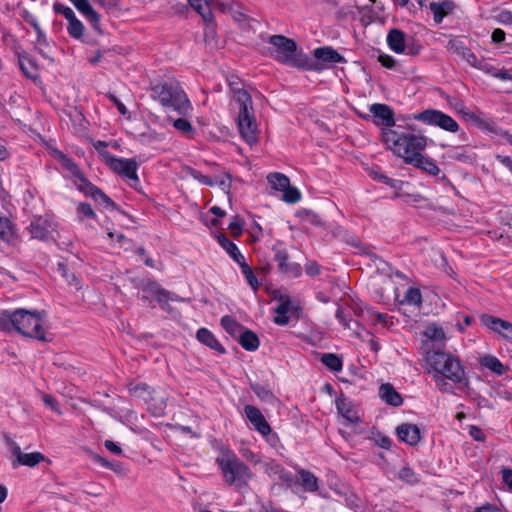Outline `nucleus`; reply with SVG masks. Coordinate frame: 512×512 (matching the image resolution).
I'll return each mask as SVG.
<instances>
[{"mask_svg": "<svg viewBox=\"0 0 512 512\" xmlns=\"http://www.w3.org/2000/svg\"><path fill=\"white\" fill-rule=\"evenodd\" d=\"M424 336L427 338L423 344L425 352L429 349H438L439 347H436V343H442L446 340V335L443 328L435 324L429 325L425 329Z\"/></svg>", "mask_w": 512, "mask_h": 512, "instance_id": "obj_19", "label": "nucleus"}, {"mask_svg": "<svg viewBox=\"0 0 512 512\" xmlns=\"http://www.w3.org/2000/svg\"><path fill=\"white\" fill-rule=\"evenodd\" d=\"M380 397L387 404L394 407H398L403 403L401 394L398 393L390 383H385L380 386Z\"/></svg>", "mask_w": 512, "mask_h": 512, "instance_id": "obj_24", "label": "nucleus"}, {"mask_svg": "<svg viewBox=\"0 0 512 512\" xmlns=\"http://www.w3.org/2000/svg\"><path fill=\"white\" fill-rule=\"evenodd\" d=\"M480 322L483 326L488 328L489 330L499 334L506 340L512 342V323L503 320L501 318L489 315L482 314L480 316Z\"/></svg>", "mask_w": 512, "mask_h": 512, "instance_id": "obj_12", "label": "nucleus"}, {"mask_svg": "<svg viewBox=\"0 0 512 512\" xmlns=\"http://www.w3.org/2000/svg\"><path fill=\"white\" fill-rule=\"evenodd\" d=\"M427 371L435 373L434 378L442 377L454 384L468 387L469 380L466 377L461 360L450 352L441 348L429 349L425 353Z\"/></svg>", "mask_w": 512, "mask_h": 512, "instance_id": "obj_1", "label": "nucleus"}, {"mask_svg": "<svg viewBox=\"0 0 512 512\" xmlns=\"http://www.w3.org/2000/svg\"><path fill=\"white\" fill-rule=\"evenodd\" d=\"M250 387L261 400L268 401L273 397V393L261 384H251Z\"/></svg>", "mask_w": 512, "mask_h": 512, "instance_id": "obj_50", "label": "nucleus"}, {"mask_svg": "<svg viewBox=\"0 0 512 512\" xmlns=\"http://www.w3.org/2000/svg\"><path fill=\"white\" fill-rule=\"evenodd\" d=\"M56 155L59 157V159L62 161V164L65 168H67L71 174L75 177V181H80V188H83V184H86V180L84 179L83 175L81 174L79 168L77 165L70 159L67 158L62 152L56 151Z\"/></svg>", "mask_w": 512, "mask_h": 512, "instance_id": "obj_33", "label": "nucleus"}, {"mask_svg": "<svg viewBox=\"0 0 512 512\" xmlns=\"http://www.w3.org/2000/svg\"><path fill=\"white\" fill-rule=\"evenodd\" d=\"M238 264L241 267L242 273L244 274L249 285L253 288V290H257L259 283L251 267L246 263L245 259Z\"/></svg>", "mask_w": 512, "mask_h": 512, "instance_id": "obj_40", "label": "nucleus"}, {"mask_svg": "<svg viewBox=\"0 0 512 512\" xmlns=\"http://www.w3.org/2000/svg\"><path fill=\"white\" fill-rule=\"evenodd\" d=\"M155 298L162 309H166L170 300H172V301L178 300L177 296H172L171 293L164 288H161V290L159 291L157 296H155Z\"/></svg>", "mask_w": 512, "mask_h": 512, "instance_id": "obj_48", "label": "nucleus"}, {"mask_svg": "<svg viewBox=\"0 0 512 512\" xmlns=\"http://www.w3.org/2000/svg\"><path fill=\"white\" fill-rule=\"evenodd\" d=\"M56 229L57 224L49 214L33 216L30 225L27 227L31 238L43 242H48L50 240L56 242V238L54 237Z\"/></svg>", "mask_w": 512, "mask_h": 512, "instance_id": "obj_8", "label": "nucleus"}, {"mask_svg": "<svg viewBox=\"0 0 512 512\" xmlns=\"http://www.w3.org/2000/svg\"><path fill=\"white\" fill-rule=\"evenodd\" d=\"M6 443L20 465L33 467L44 460V455L40 452L23 453L17 443L8 437H6Z\"/></svg>", "mask_w": 512, "mask_h": 512, "instance_id": "obj_14", "label": "nucleus"}, {"mask_svg": "<svg viewBox=\"0 0 512 512\" xmlns=\"http://www.w3.org/2000/svg\"><path fill=\"white\" fill-rule=\"evenodd\" d=\"M448 52L456 55L460 59L466 61L472 67L489 72L488 65L476 57V55L464 45L463 41L458 38L450 39L446 46Z\"/></svg>", "mask_w": 512, "mask_h": 512, "instance_id": "obj_10", "label": "nucleus"}, {"mask_svg": "<svg viewBox=\"0 0 512 512\" xmlns=\"http://www.w3.org/2000/svg\"><path fill=\"white\" fill-rule=\"evenodd\" d=\"M54 10L58 14H62L68 21L73 20L75 18L74 11L61 3H55L54 4Z\"/></svg>", "mask_w": 512, "mask_h": 512, "instance_id": "obj_52", "label": "nucleus"}, {"mask_svg": "<svg viewBox=\"0 0 512 512\" xmlns=\"http://www.w3.org/2000/svg\"><path fill=\"white\" fill-rule=\"evenodd\" d=\"M396 434L402 442L410 446L417 445L421 440L419 427L411 423H402L397 426Z\"/></svg>", "mask_w": 512, "mask_h": 512, "instance_id": "obj_17", "label": "nucleus"}, {"mask_svg": "<svg viewBox=\"0 0 512 512\" xmlns=\"http://www.w3.org/2000/svg\"><path fill=\"white\" fill-rule=\"evenodd\" d=\"M344 239L351 246L358 248L360 253L366 254V255L371 254L370 248L368 246L362 244L360 239L357 236L350 234L348 232H345Z\"/></svg>", "mask_w": 512, "mask_h": 512, "instance_id": "obj_43", "label": "nucleus"}, {"mask_svg": "<svg viewBox=\"0 0 512 512\" xmlns=\"http://www.w3.org/2000/svg\"><path fill=\"white\" fill-rule=\"evenodd\" d=\"M320 270V266L314 261L305 264V272L308 276H317L320 274Z\"/></svg>", "mask_w": 512, "mask_h": 512, "instance_id": "obj_57", "label": "nucleus"}, {"mask_svg": "<svg viewBox=\"0 0 512 512\" xmlns=\"http://www.w3.org/2000/svg\"><path fill=\"white\" fill-rule=\"evenodd\" d=\"M46 312L29 311L23 308L9 311V331L14 328L19 334L39 341H46L43 323Z\"/></svg>", "mask_w": 512, "mask_h": 512, "instance_id": "obj_3", "label": "nucleus"}, {"mask_svg": "<svg viewBox=\"0 0 512 512\" xmlns=\"http://www.w3.org/2000/svg\"><path fill=\"white\" fill-rule=\"evenodd\" d=\"M300 484L305 491L315 492L318 489L317 477L308 470L300 469L298 471Z\"/></svg>", "mask_w": 512, "mask_h": 512, "instance_id": "obj_31", "label": "nucleus"}, {"mask_svg": "<svg viewBox=\"0 0 512 512\" xmlns=\"http://www.w3.org/2000/svg\"><path fill=\"white\" fill-rule=\"evenodd\" d=\"M19 65L23 73L30 79H37L39 76L38 66L27 55L19 56Z\"/></svg>", "mask_w": 512, "mask_h": 512, "instance_id": "obj_32", "label": "nucleus"}, {"mask_svg": "<svg viewBox=\"0 0 512 512\" xmlns=\"http://www.w3.org/2000/svg\"><path fill=\"white\" fill-rule=\"evenodd\" d=\"M291 301L289 297H281L280 303L274 309L276 314H287L290 309Z\"/></svg>", "mask_w": 512, "mask_h": 512, "instance_id": "obj_55", "label": "nucleus"}, {"mask_svg": "<svg viewBox=\"0 0 512 512\" xmlns=\"http://www.w3.org/2000/svg\"><path fill=\"white\" fill-rule=\"evenodd\" d=\"M410 164L433 176L438 175L440 172V169L436 165L435 161L432 160L431 158L425 157L424 155H422V153L420 154V156L416 158L415 161H412Z\"/></svg>", "mask_w": 512, "mask_h": 512, "instance_id": "obj_30", "label": "nucleus"}, {"mask_svg": "<svg viewBox=\"0 0 512 512\" xmlns=\"http://www.w3.org/2000/svg\"><path fill=\"white\" fill-rule=\"evenodd\" d=\"M496 21L499 24L512 27V12L509 10H502L496 16Z\"/></svg>", "mask_w": 512, "mask_h": 512, "instance_id": "obj_53", "label": "nucleus"}, {"mask_svg": "<svg viewBox=\"0 0 512 512\" xmlns=\"http://www.w3.org/2000/svg\"><path fill=\"white\" fill-rule=\"evenodd\" d=\"M336 407L338 412L348 421L352 423H357L359 421V418L353 413L351 402L343 393L336 398Z\"/></svg>", "mask_w": 512, "mask_h": 512, "instance_id": "obj_28", "label": "nucleus"}, {"mask_svg": "<svg viewBox=\"0 0 512 512\" xmlns=\"http://www.w3.org/2000/svg\"><path fill=\"white\" fill-rule=\"evenodd\" d=\"M369 111L374 118V123L378 126H383L382 131L384 129H392L395 124L394 112L388 105L375 103L370 106Z\"/></svg>", "mask_w": 512, "mask_h": 512, "instance_id": "obj_13", "label": "nucleus"}, {"mask_svg": "<svg viewBox=\"0 0 512 512\" xmlns=\"http://www.w3.org/2000/svg\"><path fill=\"white\" fill-rule=\"evenodd\" d=\"M94 461L99 463L102 467L110 469L114 472H120L122 469V466L120 463L117 462H110L109 460L101 457L100 455H95L93 457Z\"/></svg>", "mask_w": 512, "mask_h": 512, "instance_id": "obj_51", "label": "nucleus"}, {"mask_svg": "<svg viewBox=\"0 0 512 512\" xmlns=\"http://www.w3.org/2000/svg\"><path fill=\"white\" fill-rule=\"evenodd\" d=\"M244 412L250 423L261 435L267 436L271 433V427L260 409L253 405H246Z\"/></svg>", "mask_w": 512, "mask_h": 512, "instance_id": "obj_16", "label": "nucleus"}, {"mask_svg": "<svg viewBox=\"0 0 512 512\" xmlns=\"http://www.w3.org/2000/svg\"><path fill=\"white\" fill-rule=\"evenodd\" d=\"M321 362L333 372H339L343 368L342 359L333 353H325L321 357Z\"/></svg>", "mask_w": 512, "mask_h": 512, "instance_id": "obj_38", "label": "nucleus"}, {"mask_svg": "<svg viewBox=\"0 0 512 512\" xmlns=\"http://www.w3.org/2000/svg\"><path fill=\"white\" fill-rule=\"evenodd\" d=\"M296 215L298 217H300L301 219L303 220H306L308 222H310L311 224L313 225H316V226H320L322 225V220L321 218L319 217L318 214L314 213L313 211L311 210H308V209H300L299 211H297Z\"/></svg>", "mask_w": 512, "mask_h": 512, "instance_id": "obj_46", "label": "nucleus"}, {"mask_svg": "<svg viewBox=\"0 0 512 512\" xmlns=\"http://www.w3.org/2000/svg\"><path fill=\"white\" fill-rule=\"evenodd\" d=\"M430 9L434 14V20L436 23H440L443 18L452 10L451 2L430 3Z\"/></svg>", "mask_w": 512, "mask_h": 512, "instance_id": "obj_36", "label": "nucleus"}, {"mask_svg": "<svg viewBox=\"0 0 512 512\" xmlns=\"http://www.w3.org/2000/svg\"><path fill=\"white\" fill-rule=\"evenodd\" d=\"M242 226L243 222L238 218H235L234 221L230 222L229 229L231 230L233 236H239L241 234Z\"/></svg>", "mask_w": 512, "mask_h": 512, "instance_id": "obj_59", "label": "nucleus"}, {"mask_svg": "<svg viewBox=\"0 0 512 512\" xmlns=\"http://www.w3.org/2000/svg\"><path fill=\"white\" fill-rule=\"evenodd\" d=\"M225 483L241 489L254 477L251 469L230 449L223 450L216 459Z\"/></svg>", "mask_w": 512, "mask_h": 512, "instance_id": "obj_4", "label": "nucleus"}, {"mask_svg": "<svg viewBox=\"0 0 512 512\" xmlns=\"http://www.w3.org/2000/svg\"><path fill=\"white\" fill-rule=\"evenodd\" d=\"M23 17L34 28L35 33L37 35V39H36V42H35V48L42 55H45L43 48L48 46V40H47V37H46L45 33L43 32V30L39 26V23H38L37 19L33 15L28 13V12H25Z\"/></svg>", "mask_w": 512, "mask_h": 512, "instance_id": "obj_23", "label": "nucleus"}, {"mask_svg": "<svg viewBox=\"0 0 512 512\" xmlns=\"http://www.w3.org/2000/svg\"><path fill=\"white\" fill-rule=\"evenodd\" d=\"M314 56L323 62L326 63H342L346 62L344 57L339 54L332 47H320L314 50Z\"/></svg>", "mask_w": 512, "mask_h": 512, "instance_id": "obj_25", "label": "nucleus"}, {"mask_svg": "<svg viewBox=\"0 0 512 512\" xmlns=\"http://www.w3.org/2000/svg\"><path fill=\"white\" fill-rule=\"evenodd\" d=\"M404 300L408 304L420 305L422 303V295L418 288L409 287L404 295Z\"/></svg>", "mask_w": 512, "mask_h": 512, "instance_id": "obj_44", "label": "nucleus"}, {"mask_svg": "<svg viewBox=\"0 0 512 512\" xmlns=\"http://www.w3.org/2000/svg\"><path fill=\"white\" fill-rule=\"evenodd\" d=\"M229 87L233 93V100L236 102V104H240L239 97H242V94H244L246 97H251L250 94L241 88L240 82L237 77L231 76L228 79Z\"/></svg>", "mask_w": 512, "mask_h": 512, "instance_id": "obj_39", "label": "nucleus"}, {"mask_svg": "<svg viewBox=\"0 0 512 512\" xmlns=\"http://www.w3.org/2000/svg\"><path fill=\"white\" fill-rule=\"evenodd\" d=\"M100 198V203L106 208V209H116V204L114 201L108 197L107 194H98Z\"/></svg>", "mask_w": 512, "mask_h": 512, "instance_id": "obj_63", "label": "nucleus"}, {"mask_svg": "<svg viewBox=\"0 0 512 512\" xmlns=\"http://www.w3.org/2000/svg\"><path fill=\"white\" fill-rule=\"evenodd\" d=\"M398 477L400 480L410 484L414 485L419 482V478L417 474L414 472V470L409 466H404L400 469Z\"/></svg>", "mask_w": 512, "mask_h": 512, "instance_id": "obj_41", "label": "nucleus"}, {"mask_svg": "<svg viewBox=\"0 0 512 512\" xmlns=\"http://www.w3.org/2000/svg\"><path fill=\"white\" fill-rule=\"evenodd\" d=\"M77 211L80 215L84 217L91 219L96 218L95 212L93 211L91 205L88 203H79V205L77 206Z\"/></svg>", "mask_w": 512, "mask_h": 512, "instance_id": "obj_54", "label": "nucleus"}, {"mask_svg": "<svg viewBox=\"0 0 512 512\" xmlns=\"http://www.w3.org/2000/svg\"><path fill=\"white\" fill-rule=\"evenodd\" d=\"M107 165L121 176L135 181L138 179L136 175L137 163L132 159L113 157Z\"/></svg>", "mask_w": 512, "mask_h": 512, "instance_id": "obj_15", "label": "nucleus"}, {"mask_svg": "<svg viewBox=\"0 0 512 512\" xmlns=\"http://www.w3.org/2000/svg\"><path fill=\"white\" fill-rule=\"evenodd\" d=\"M42 400L52 410L57 411L58 413H60V411L58 409V402H57V400L53 396H51L49 394H43L42 395Z\"/></svg>", "mask_w": 512, "mask_h": 512, "instance_id": "obj_61", "label": "nucleus"}, {"mask_svg": "<svg viewBox=\"0 0 512 512\" xmlns=\"http://www.w3.org/2000/svg\"><path fill=\"white\" fill-rule=\"evenodd\" d=\"M10 221L6 217H0V238L5 239L10 234Z\"/></svg>", "mask_w": 512, "mask_h": 512, "instance_id": "obj_56", "label": "nucleus"}, {"mask_svg": "<svg viewBox=\"0 0 512 512\" xmlns=\"http://www.w3.org/2000/svg\"><path fill=\"white\" fill-rule=\"evenodd\" d=\"M193 176L195 179H197L199 182L210 186V187H217L220 190L226 191L230 189V177L229 176H217V177H210L202 175L200 172H194Z\"/></svg>", "mask_w": 512, "mask_h": 512, "instance_id": "obj_22", "label": "nucleus"}, {"mask_svg": "<svg viewBox=\"0 0 512 512\" xmlns=\"http://www.w3.org/2000/svg\"><path fill=\"white\" fill-rule=\"evenodd\" d=\"M151 98L158 101L164 108H170L182 115L192 110V105L178 83L163 82L151 87Z\"/></svg>", "mask_w": 512, "mask_h": 512, "instance_id": "obj_5", "label": "nucleus"}, {"mask_svg": "<svg viewBox=\"0 0 512 512\" xmlns=\"http://www.w3.org/2000/svg\"><path fill=\"white\" fill-rule=\"evenodd\" d=\"M173 127L179 132L185 135H191L194 133V128L191 123L185 118H179L174 120Z\"/></svg>", "mask_w": 512, "mask_h": 512, "instance_id": "obj_47", "label": "nucleus"}, {"mask_svg": "<svg viewBox=\"0 0 512 512\" xmlns=\"http://www.w3.org/2000/svg\"><path fill=\"white\" fill-rule=\"evenodd\" d=\"M191 7H193L203 18V20L207 23H212L214 20L213 13L211 11V6L219 5L221 9L225 8V5L220 4L216 0H205V5L202 4L203 0H187Z\"/></svg>", "mask_w": 512, "mask_h": 512, "instance_id": "obj_20", "label": "nucleus"}, {"mask_svg": "<svg viewBox=\"0 0 512 512\" xmlns=\"http://www.w3.org/2000/svg\"><path fill=\"white\" fill-rule=\"evenodd\" d=\"M387 43L395 53H404L406 49L405 35L398 29H392L387 36Z\"/></svg>", "mask_w": 512, "mask_h": 512, "instance_id": "obj_27", "label": "nucleus"}, {"mask_svg": "<svg viewBox=\"0 0 512 512\" xmlns=\"http://www.w3.org/2000/svg\"><path fill=\"white\" fill-rule=\"evenodd\" d=\"M127 387L131 396L143 398L144 400L151 398V387L145 383L130 382Z\"/></svg>", "mask_w": 512, "mask_h": 512, "instance_id": "obj_34", "label": "nucleus"}, {"mask_svg": "<svg viewBox=\"0 0 512 512\" xmlns=\"http://www.w3.org/2000/svg\"><path fill=\"white\" fill-rule=\"evenodd\" d=\"M415 119L453 133L459 129L458 123L452 117L435 109L424 110L416 115Z\"/></svg>", "mask_w": 512, "mask_h": 512, "instance_id": "obj_9", "label": "nucleus"}, {"mask_svg": "<svg viewBox=\"0 0 512 512\" xmlns=\"http://www.w3.org/2000/svg\"><path fill=\"white\" fill-rule=\"evenodd\" d=\"M269 43L273 47L271 55L278 62L291 67L310 68L308 58L297 51V44L293 39L283 35H273L269 38Z\"/></svg>", "mask_w": 512, "mask_h": 512, "instance_id": "obj_6", "label": "nucleus"}, {"mask_svg": "<svg viewBox=\"0 0 512 512\" xmlns=\"http://www.w3.org/2000/svg\"><path fill=\"white\" fill-rule=\"evenodd\" d=\"M481 364L498 375H502L506 372V369L501 361L492 355L484 356L481 360Z\"/></svg>", "mask_w": 512, "mask_h": 512, "instance_id": "obj_37", "label": "nucleus"}, {"mask_svg": "<svg viewBox=\"0 0 512 512\" xmlns=\"http://www.w3.org/2000/svg\"><path fill=\"white\" fill-rule=\"evenodd\" d=\"M69 25L67 27V31L70 36L75 39H80L83 36L84 25L82 22L77 19V17L73 18V20L68 21Z\"/></svg>", "mask_w": 512, "mask_h": 512, "instance_id": "obj_42", "label": "nucleus"}, {"mask_svg": "<svg viewBox=\"0 0 512 512\" xmlns=\"http://www.w3.org/2000/svg\"><path fill=\"white\" fill-rule=\"evenodd\" d=\"M237 341L242 346V348L247 351H255L260 345V341L256 333L247 328L243 329V331L238 336Z\"/></svg>", "mask_w": 512, "mask_h": 512, "instance_id": "obj_26", "label": "nucleus"}, {"mask_svg": "<svg viewBox=\"0 0 512 512\" xmlns=\"http://www.w3.org/2000/svg\"><path fill=\"white\" fill-rule=\"evenodd\" d=\"M196 338L199 342L220 354L226 352L225 348L216 339L214 334L207 328H200L196 333Z\"/></svg>", "mask_w": 512, "mask_h": 512, "instance_id": "obj_21", "label": "nucleus"}, {"mask_svg": "<svg viewBox=\"0 0 512 512\" xmlns=\"http://www.w3.org/2000/svg\"><path fill=\"white\" fill-rule=\"evenodd\" d=\"M217 241L236 263L245 259L236 244L230 241L224 234H219Z\"/></svg>", "mask_w": 512, "mask_h": 512, "instance_id": "obj_29", "label": "nucleus"}, {"mask_svg": "<svg viewBox=\"0 0 512 512\" xmlns=\"http://www.w3.org/2000/svg\"><path fill=\"white\" fill-rule=\"evenodd\" d=\"M382 138L389 149L409 164L420 156L427 145L426 138L423 136L411 133L400 134L394 129H384Z\"/></svg>", "mask_w": 512, "mask_h": 512, "instance_id": "obj_2", "label": "nucleus"}, {"mask_svg": "<svg viewBox=\"0 0 512 512\" xmlns=\"http://www.w3.org/2000/svg\"><path fill=\"white\" fill-rule=\"evenodd\" d=\"M140 288L148 295L155 297L162 287L156 281L146 280L141 283Z\"/></svg>", "mask_w": 512, "mask_h": 512, "instance_id": "obj_49", "label": "nucleus"}, {"mask_svg": "<svg viewBox=\"0 0 512 512\" xmlns=\"http://www.w3.org/2000/svg\"><path fill=\"white\" fill-rule=\"evenodd\" d=\"M221 325L224 328V330L235 339L238 338L240 333L245 328L243 325L238 323L234 318L228 315L223 316L221 318Z\"/></svg>", "mask_w": 512, "mask_h": 512, "instance_id": "obj_35", "label": "nucleus"}, {"mask_svg": "<svg viewBox=\"0 0 512 512\" xmlns=\"http://www.w3.org/2000/svg\"><path fill=\"white\" fill-rule=\"evenodd\" d=\"M272 251L274 253L273 259L277 262L280 272L291 277H298L301 275L302 268L300 264L289 262V254L283 243L277 242L273 245Z\"/></svg>", "mask_w": 512, "mask_h": 512, "instance_id": "obj_11", "label": "nucleus"}, {"mask_svg": "<svg viewBox=\"0 0 512 512\" xmlns=\"http://www.w3.org/2000/svg\"><path fill=\"white\" fill-rule=\"evenodd\" d=\"M239 101L237 121L239 133L247 144L254 145L258 142V127L254 117L252 98L242 94Z\"/></svg>", "mask_w": 512, "mask_h": 512, "instance_id": "obj_7", "label": "nucleus"}, {"mask_svg": "<svg viewBox=\"0 0 512 512\" xmlns=\"http://www.w3.org/2000/svg\"><path fill=\"white\" fill-rule=\"evenodd\" d=\"M108 143L105 142V141H96L93 143V147L95 148V150L97 151V153L99 154V157L101 158V160L107 165V163L110 161V159H112L114 156H112L108 151H107V147H108Z\"/></svg>", "mask_w": 512, "mask_h": 512, "instance_id": "obj_45", "label": "nucleus"}, {"mask_svg": "<svg viewBox=\"0 0 512 512\" xmlns=\"http://www.w3.org/2000/svg\"><path fill=\"white\" fill-rule=\"evenodd\" d=\"M378 60L386 68H393L395 65V60L390 55H379Z\"/></svg>", "mask_w": 512, "mask_h": 512, "instance_id": "obj_64", "label": "nucleus"}, {"mask_svg": "<svg viewBox=\"0 0 512 512\" xmlns=\"http://www.w3.org/2000/svg\"><path fill=\"white\" fill-rule=\"evenodd\" d=\"M267 181L270 188L275 192H299L296 187L291 185L289 178L283 173H269Z\"/></svg>", "mask_w": 512, "mask_h": 512, "instance_id": "obj_18", "label": "nucleus"}, {"mask_svg": "<svg viewBox=\"0 0 512 512\" xmlns=\"http://www.w3.org/2000/svg\"><path fill=\"white\" fill-rule=\"evenodd\" d=\"M0 331H9V311L0 312Z\"/></svg>", "mask_w": 512, "mask_h": 512, "instance_id": "obj_62", "label": "nucleus"}, {"mask_svg": "<svg viewBox=\"0 0 512 512\" xmlns=\"http://www.w3.org/2000/svg\"><path fill=\"white\" fill-rule=\"evenodd\" d=\"M107 96L115 104V106L117 107V109L121 115H124V116L127 115L128 110H127L126 106L114 94L110 93Z\"/></svg>", "mask_w": 512, "mask_h": 512, "instance_id": "obj_60", "label": "nucleus"}, {"mask_svg": "<svg viewBox=\"0 0 512 512\" xmlns=\"http://www.w3.org/2000/svg\"><path fill=\"white\" fill-rule=\"evenodd\" d=\"M506 39V32L500 28H496L493 30L491 35V40L495 44H500L504 42Z\"/></svg>", "mask_w": 512, "mask_h": 512, "instance_id": "obj_58", "label": "nucleus"}]
</instances>
